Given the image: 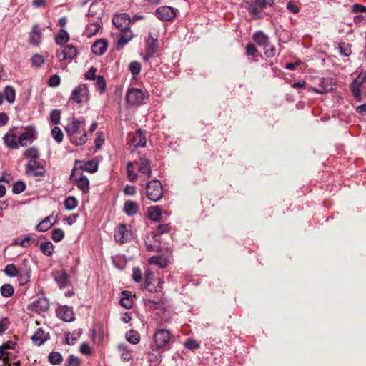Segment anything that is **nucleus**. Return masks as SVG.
I'll return each mask as SVG.
<instances>
[{
	"label": "nucleus",
	"mask_w": 366,
	"mask_h": 366,
	"mask_svg": "<svg viewBox=\"0 0 366 366\" xmlns=\"http://www.w3.org/2000/svg\"><path fill=\"white\" fill-rule=\"evenodd\" d=\"M85 123L84 119H72L65 127L67 135L69 137L72 143L76 145H82L86 142V132L84 131L82 135L79 137L76 136L80 133L81 126Z\"/></svg>",
	"instance_id": "1"
},
{
	"label": "nucleus",
	"mask_w": 366,
	"mask_h": 366,
	"mask_svg": "<svg viewBox=\"0 0 366 366\" xmlns=\"http://www.w3.org/2000/svg\"><path fill=\"white\" fill-rule=\"evenodd\" d=\"M146 192L149 199L154 202L159 201L163 195L161 182L158 180H152L147 182Z\"/></svg>",
	"instance_id": "2"
},
{
	"label": "nucleus",
	"mask_w": 366,
	"mask_h": 366,
	"mask_svg": "<svg viewBox=\"0 0 366 366\" xmlns=\"http://www.w3.org/2000/svg\"><path fill=\"white\" fill-rule=\"evenodd\" d=\"M147 92L137 88H129L127 93V101L133 106H139L144 102Z\"/></svg>",
	"instance_id": "3"
},
{
	"label": "nucleus",
	"mask_w": 366,
	"mask_h": 366,
	"mask_svg": "<svg viewBox=\"0 0 366 366\" xmlns=\"http://www.w3.org/2000/svg\"><path fill=\"white\" fill-rule=\"evenodd\" d=\"M178 10L169 6H162L157 8L155 11L156 16L161 21H169L173 20Z\"/></svg>",
	"instance_id": "4"
},
{
	"label": "nucleus",
	"mask_w": 366,
	"mask_h": 366,
	"mask_svg": "<svg viewBox=\"0 0 366 366\" xmlns=\"http://www.w3.org/2000/svg\"><path fill=\"white\" fill-rule=\"evenodd\" d=\"M171 339V334L166 329L158 330L154 335V342L157 348H164L167 347Z\"/></svg>",
	"instance_id": "5"
},
{
	"label": "nucleus",
	"mask_w": 366,
	"mask_h": 366,
	"mask_svg": "<svg viewBox=\"0 0 366 366\" xmlns=\"http://www.w3.org/2000/svg\"><path fill=\"white\" fill-rule=\"evenodd\" d=\"M366 82V72H361L350 85V89L357 101L362 100V84Z\"/></svg>",
	"instance_id": "6"
},
{
	"label": "nucleus",
	"mask_w": 366,
	"mask_h": 366,
	"mask_svg": "<svg viewBox=\"0 0 366 366\" xmlns=\"http://www.w3.org/2000/svg\"><path fill=\"white\" fill-rule=\"evenodd\" d=\"M132 238V232L124 224H119L114 231V239L116 242L124 244Z\"/></svg>",
	"instance_id": "7"
},
{
	"label": "nucleus",
	"mask_w": 366,
	"mask_h": 366,
	"mask_svg": "<svg viewBox=\"0 0 366 366\" xmlns=\"http://www.w3.org/2000/svg\"><path fill=\"white\" fill-rule=\"evenodd\" d=\"M26 172L28 175L38 177L44 176L46 169L38 161H31L26 164Z\"/></svg>",
	"instance_id": "8"
},
{
	"label": "nucleus",
	"mask_w": 366,
	"mask_h": 366,
	"mask_svg": "<svg viewBox=\"0 0 366 366\" xmlns=\"http://www.w3.org/2000/svg\"><path fill=\"white\" fill-rule=\"evenodd\" d=\"M89 90L86 84H80L75 88L71 94L70 99L76 103H81L87 99Z\"/></svg>",
	"instance_id": "9"
},
{
	"label": "nucleus",
	"mask_w": 366,
	"mask_h": 366,
	"mask_svg": "<svg viewBox=\"0 0 366 366\" xmlns=\"http://www.w3.org/2000/svg\"><path fill=\"white\" fill-rule=\"evenodd\" d=\"M77 55V49L73 45H66L62 50L56 51V57L59 61L66 59L72 60Z\"/></svg>",
	"instance_id": "10"
},
{
	"label": "nucleus",
	"mask_w": 366,
	"mask_h": 366,
	"mask_svg": "<svg viewBox=\"0 0 366 366\" xmlns=\"http://www.w3.org/2000/svg\"><path fill=\"white\" fill-rule=\"evenodd\" d=\"M36 138L35 129L32 127H29L18 137V141L21 147H26L28 144L31 143Z\"/></svg>",
	"instance_id": "11"
},
{
	"label": "nucleus",
	"mask_w": 366,
	"mask_h": 366,
	"mask_svg": "<svg viewBox=\"0 0 366 366\" xmlns=\"http://www.w3.org/2000/svg\"><path fill=\"white\" fill-rule=\"evenodd\" d=\"M112 22L114 25L120 31L129 27L130 24V18L129 15L125 13L115 14L113 16Z\"/></svg>",
	"instance_id": "12"
},
{
	"label": "nucleus",
	"mask_w": 366,
	"mask_h": 366,
	"mask_svg": "<svg viewBox=\"0 0 366 366\" xmlns=\"http://www.w3.org/2000/svg\"><path fill=\"white\" fill-rule=\"evenodd\" d=\"M320 89L311 87L310 91L317 94H325L332 92L334 89V85L331 79L323 78L320 82Z\"/></svg>",
	"instance_id": "13"
},
{
	"label": "nucleus",
	"mask_w": 366,
	"mask_h": 366,
	"mask_svg": "<svg viewBox=\"0 0 366 366\" xmlns=\"http://www.w3.org/2000/svg\"><path fill=\"white\" fill-rule=\"evenodd\" d=\"M117 350L122 361L128 362L132 360L134 356L133 350L129 345L124 343L119 344Z\"/></svg>",
	"instance_id": "14"
},
{
	"label": "nucleus",
	"mask_w": 366,
	"mask_h": 366,
	"mask_svg": "<svg viewBox=\"0 0 366 366\" xmlns=\"http://www.w3.org/2000/svg\"><path fill=\"white\" fill-rule=\"evenodd\" d=\"M31 310L41 314L46 312L49 308V303L46 298L39 297L37 300L34 301L31 304Z\"/></svg>",
	"instance_id": "15"
},
{
	"label": "nucleus",
	"mask_w": 366,
	"mask_h": 366,
	"mask_svg": "<svg viewBox=\"0 0 366 366\" xmlns=\"http://www.w3.org/2000/svg\"><path fill=\"white\" fill-rule=\"evenodd\" d=\"M133 37L132 31L128 28L120 30L117 39V49H119L126 45Z\"/></svg>",
	"instance_id": "16"
},
{
	"label": "nucleus",
	"mask_w": 366,
	"mask_h": 366,
	"mask_svg": "<svg viewBox=\"0 0 366 366\" xmlns=\"http://www.w3.org/2000/svg\"><path fill=\"white\" fill-rule=\"evenodd\" d=\"M71 179L76 181L78 188L81 189L83 193L88 192L89 189V181L86 176L81 174L79 178H76L75 172L73 170L71 174Z\"/></svg>",
	"instance_id": "17"
},
{
	"label": "nucleus",
	"mask_w": 366,
	"mask_h": 366,
	"mask_svg": "<svg viewBox=\"0 0 366 366\" xmlns=\"http://www.w3.org/2000/svg\"><path fill=\"white\" fill-rule=\"evenodd\" d=\"M138 171L141 174L144 175L147 179L151 177V175H152L151 161L146 158H143V157L140 158Z\"/></svg>",
	"instance_id": "18"
},
{
	"label": "nucleus",
	"mask_w": 366,
	"mask_h": 366,
	"mask_svg": "<svg viewBox=\"0 0 366 366\" xmlns=\"http://www.w3.org/2000/svg\"><path fill=\"white\" fill-rule=\"evenodd\" d=\"M53 275L60 288H64L69 285V277L64 270L56 271Z\"/></svg>",
	"instance_id": "19"
},
{
	"label": "nucleus",
	"mask_w": 366,
	"mask_h": 366,
	"mask_svg": "<svg viewBox=\"0 0 366 366\" xmlns=\"http://www.w3.org/2000/svg\"><path fill=\"white\" fill-rule=\"evenodd\" d=\"M57 315L65 322H71L74 320V314L72 309L68 306H63L57 310Z\"/></svg>",
	"instance_id": "20"
},
{
	"label": "nucleus",
	"mask_w": 366,
	"mask_h": 366,
	"mask_svg": "<svg viewBox=\"0 0 366 366\" xmlns=\"http://www.w3.org/2000/svg\"><path fill=\"white\" fill-rule=\"evenodd\" d=\"M4 142L6 146L10 149H18L19 145L18 137L11 132L6 133L4 137Z\"/></svg>",
	"instance_id": "21"
},
{
	"label": "nucleus",
	"mask_w": 366,
	"mask_h": 366,
	"mask_svg": "<svg viewBox=\"0 0 366 366\" xmlns=\"http://www.w3.org/2000/svg\"><path fill=\"white\" fill-rule=\"evenodd\" d=\"M41 41V31L37 24L32 27L31 32L30 33L29 43L31 45L37 46Z\"/></svg>",
	"instance_id": "22"
},
{
	"label": "nucleus",
	"mask_w": 366,
	"mask_h": 366,
	"mask_svg": "<svg viewBox=\"0 0 366 366\" xmlns=\"http://www.w3.org/2000/svg\"><path fill=\"white\" fill-rule=\"evenodd\" d=\"M49 338V333L45 332L41 328L36 330L35 333L31 337L33 343L40 346L44 343V342Z\"/></svg>",
	"instance_id": "23"
},
{
	"label": "nucleus",
	"mask_w": 366,
	"mask_h": 366,
	"mask_svg": "<svg viewBox=\"0 0 366 366\" xmlns=\"http://www.w3.org/2000/svg\"><path fill=\"white\" fill-rule=\"evenodd\" d=\"M107 49V41L105 39H99L95 41L92 46L93 54L100 56L102 55Z\"/></svg>",
	"instance_id": "24"
},
{
	"label": "nucleus",
	"mask_w": 366,
	"mask_h": 366,
	"mask_svg": "<svg viewBox=\"0 0 366 366\" xmlns=\"http://www.w3.org/2000/svg\"><path fill=\"white\" fill-rule=\"evenodd\" d=\"M139 204L136 202L128 200L124 202V212L128 216H132L137 214V212L139 211Z\"/></svg>",
	"instance_id": "25"
},
{
	"label": "nucleus",
	"mask_w": 366,
	"mask_h": 366,
	"mask_svg": "<svg viewBox=\"0 0 366 366\" xmlns=\"http://www.w3.org/2000/svg\"><path fill=\"white\" fill-rule=\"evenodd\" d=\"M157 38L153 37L151 34H149L148 38V48L144 59L150 58L157 51Z\"/></svg>",
	"instance_id": "26"
},
{
	"label": "nucleus",
	"mask_w": 366,
	"mask_h": 366,
	"mask_svg": "<svg viewBox=\"0 0 366 366\" xmlns=\"http://www.w3.org/2000/svg\"><path fill=\"white\" fill-rule=\"evenodd\" d=\"M253 40L263 47L269 46L268 36L262 31H257L253 35Z\"/></svg>",
	"instance_id": "27"
},
{
	"label": "nucleus",
	"mask_w": 366,
	"mask_h": 366,
	"mask_svg": "<svg viewBox=\"0 0 366 366\" xmlns=\"http://www.w3.org/2000/svg\"><path fill=\"white\" fill-rule=\"evenodd\" d=\"M4 99L9 104H13L16 99V91L11 86H6L3 91Z\"/></svg>",
	"instance_id": "28"
},
{
	"label": "nucleus",
	"mask_w": 366,
	"mask_h": 366,
	"mask_svg": "<svg viewBox=\"0 0 366 366\" xmlns=\"http://www.w3.org/2000/svg\"><path fill=\"white\" fill-rule=\"evenodd\" d=\"M162 212L159 206H152L148 209V217L153 222H158L161 219Z\"/></svg>",
	"instance_id": "29"
},
{
	"label": "nucleus",
	"mask_w": 366,
	"mask_h": 366,
	"mask_svg": "<svg viewBox=\"0 0 366 366\" xmlns=\"http://www.w3.org/2000/svg\"><path fill=\"white\" fill-rule=\"evenodd\" d=\"M54 219L52 215L46 217L39 224L36 225V229L39 232H46L54 224L51 220Z\"/></svg>",
	"instance_id": "30"
},
{
	"label": "nucleus",
	"mask_w": 366,
	"mask_h": 366,
	"mask_svg": "<svg viewBox=\"0 0 366 366\" xmlns=\"http://www.w3.org/2000/svg\"><path fill=\"white\" fill-rule=\"evenodd\" d=\"M149 263L150 264L157 265L160 268H164L167 267L168 261L166 258L161 256H153L149 259Z\"/></svg>",
	"instance_id": "31"
},
{
	"label": "nucleus",
	"mask_w": 366,
	"mask_h": 366,
	"mask_svg": "<svg viewBox=\"0 0 366 366\" xmlns=\"http://www.w3.org/2000/svg\"><path fill=\"white\" fill-rule=\"evenodd\" d=\"M40 251L46 256H51L54 253V246L50 241L42 242L39 245Z\"/></svg>",
	"instance_id": "32"
},
{
	"label": "nucleus",
	"mask_w": 366,
	"mask_h": 366,
	"mask_svg": "<svg viewBox=\"0 0 366 366\" xmlns=\"http://www.w3.org/2000/svg\"><path fill=\"white\" fill-rule=\"evenodd\" d=\"M24 157L29 159V162H31V161H37V159L39 157V153L36 148L35 147H30L25 150Z\"/></svg>",
	"instance_id": "33"
},
{
	"label": "nucleus",
	"mask_w": 366,
	"mask_h": 366,
	"mask_svg": "<svg viewBox=\"0 0 366 366\" xmlns=\"http://www.w3.org/2000/svg\"><path fill=\"white\" fill-rule=\"evenodd\" d=\"M132 143L136 147H143L146 145V138L142 132L139 130L132 137Z\"/></svg>",
	"instance_id": "34"
},
{
	"label": "nucleus",
	"mask_w": 366,
	"mask_h": 366,
	"mask_svg": "<svg viewBox=\"0 0 366 366\" xmlns=\"http://www.w3.org/2000/svg\"><path fill=\"white\" fill-rule=\"evenodd\" d=\"M120 304L124 308L129 309L132 307V300L131 298V293L128 291L122 292V297L120 300Z\"/></svg>",
	"instance_id": "35"
},
{
	"label": "nucleus",
	"mask_w": 366,
	"mask_h": 366,
	"mask_svg": "<svg viewBox=\"0 0 366 366\" xmlns=\"http://www.w3.org/2000/svg\"><path fill=\"white\" fill-rule=\"evenodd\" d=\"M69 40V35L64 29H61L55 38V41L58 45H63Z\"/></svg>",
	"instance_id": "36"
},
{
	"label": "nucleus",
	"mask_w": 366,
	"mask_h": 366,
	"mask_svg": "<svg viewBox=\"0 0 366 366\" xmlns=\"http://www.w3.org/2000/svg\"><path fill=\"white\" fill-rule=\"evenodd\" d=\"M125 337L129 342L133 345L139 343L140 340L139 333L134 330H130L129 331H128L125 335Z\"/></svg>",
	"instance_id": "37"
},
{
	"label": "nucleus",
	"mask_w": 366,
	"mask_h": 366,
	"mask_svg": "<svg viewBox=\"0 0 366 366\" xmlns=\"http://www.w3.org/2000/svg\"><path fill=\"white\" fill-rule=\"evenodd\" d=\"M127 178L130 182H135L137 179L138 175L134 172V162H128L127 163Z\"/></svg>",
	"instance_id": "38"
},
{
	"label": "nucleus",
	"mask_w": 366,
	"mask_h": 366,
	"mask_svg": "<svg viewBox=\"0 0 366 366\" xmlns=\"http://www.w3.org/2000/svg\"><path fill=\"white\" fill-rule=\"evenodd\" d=\"M1 295L4 297H10L14 293V289L10 284H4L0 288Z\"/></svg>",
	"instance_id": "39"
},
{
	"label": "nucleus",
	"mask_w": 366,
	"mask_h": 366,
	"mask_svg": "<svg viewBox=\"0 0 366 366\" xmlns=\"http://www.w3.org/2000/svg\"><path fill=\"white\" fill-rule=\"evenodd\" d=\"M4 272L6 275L14 277L19 275L20 271L16 268L14 264H9L5 267Z\"/></svg>",
	"instance_id": "40"
},
{
	"label": "nucleus",
	"mask_w": 366,
	"mask_h": 366,
	"mask_svg": "<svg viewBox=\"0 0 366 366\" xmlns=\"http://www.w3.org/2000/svg\"><path fill=\"white\" fill-rule=\"evenodd\" d=\"M62 360V355L59 352H51L49 355V361L52 365H59Z\"/></svg>",
	"instance_id": "41"
},
{
	"label": "nucleus",
	"mask_w": 366,
	"mask_h": 366,
	"mask_svg": "<svg viewBox=\"0 0 366 366\" xmlns=\"http://www.w3.org/2000/svg\"><path fill=\"white\" fill-rule=\"evenodd\" d=\"M129 69L133 76H137L142 69L141 64L137 61H132L129 64Z\"/></svg>",
	"instance_id": "42"
},
{
	"label": "nucleus",
	"mask_w": 366,
	"mask_h": 366,
	"mask_svg": "<svg viewBox=\"0 0 366 366\" xmlns=\"http://www.w3.org/2000/svg\"><path fill=\"white\" fill-rule=\"evenodd\" d=\"M77 200L74 197L69 196L64 201V206L67 210H73L77 206Z\"/></svg>",
	"instance_id": "43"
},
{
	"label": "nucleus",
	"mask_w": 366,
	"mask_h": 366,
	"mask_svg": "<svg viewBox=\"0 0 366 366\" xmlns=\"http://www.w3.org/2000/svg\"><path fill=\"white\" fill-rule=\"evenodd\" d=\"M95 81V86L100 93H104L106 89V81L102 76H97Z\"/></svg>",
	"instance_id": "44"
},
{
	"label": "nucleus",
	"mask_w": 366,
	"mask_h": 366,
	"mask_svg": "<svg viewBox=\"0 0 366 366\" xmlns=\"http://www.w3.org/2000/svg\"><path fill=\"white\" fill-rule=\"evenodd\" d=\"M26 189V184L22 181H16L14 183L12 192L14 194H21Z\"/></svg>",
	"instance_id": "45"
},
{
	"label": "nucleus",
	"mask_w": 366,
	"mask_h": 366,
	"mask_svg": "<svg viewBox=\"0 0 366 366\" xmlns=\"http://www.w3.org/2000/svg\"><path fill=\"white\" fill-rule=\"evenodd\" d=\"M99 29H100V26L98 23L95 22V23L89 24L87 26L86 30L87 36H91L92 35L96 34L98 32V31L99 30Z\"/></svg>",
	"instance_id": "46"
},
{
	"label": "nucleus",
	"mask_w": 366,
	"mask_h": 366,
	"mask_svg": "<svg viewBox=\"0 0 366 366\" xmlns=\"http://www.w3.org/2000/svg\"><path fill=\"white\" fill-rule=\"evenodd\" d=\"M18 282L20 285H24L28 283L30 280V272H21V271L19 273Z\"/></svg>",
	"instance_id": "47"
},
{
	"label": "nucleus",
	"mask_w": 366,
	"mask_h": 366,
	"mask_svg": "<svg viewBox=\"0 0 366 366\" xmlns=\"http://www.w3.org/2000/svg\"><path fill=\"white\" fill-rule=\"evenodd\" d=\"M31 65L35 67H40L44 63V57L40 54H34L31 58Z\"/></svg>",
	"instance_id": "48"
},
{
	"label": "nucleus",
	"mask_w": 366,
	"mask_h": 366,
	"mask_svg": "<svg viewBox=\"0 0 366 366\" xmlns=\"http://www.w3.org/2000/svg\"><path fill=\"white\" fill-rule=\"evenodd\" d=\"M52 137L57 142H61L64 138V134L61 129L57 127H55L51 130Z\"/></svg>",
	"instance_id": "49"
},
{
	"label": "nucleus",
	"mask_w": 366,
	"mask_h": 366,
	"mask_svg": "<svg viewBox=\"0 0 366 366\" xmlns=\"http://www.w3.org/2000/svg\"><path fill=\"white\" fill-rule=\"evenodd\" d=\"M64 237V232L61 229H54L52 232V239L56 242H60Z\"/></svg>",
	"instance_id": "50"
},
{
	"label": "nucleus",
	"mask_w": 366,
	"mask_h": 366,
	"mask_svg": "<svg viewBox=\"0 0 366 366\" xmlns=\"http://www.w3.org/2000/svg\"><path fill=\"white\" fill-rule=\"evenodd\" d=\"M61 112L58 109H54L50 113V121L54 124H57L60 122Z\"/></svg>",
	"instance_id": "51"
},
{
	"label": "nucleus",
	"mask_w": 366,
	"mask_h": 366,
	"mask_svg": "<svg viewBox=\"0 0 366 366\" xmlns=\"http://www.w3.org/2000/svg\"><path fill=\"white\" fill-rule=\"evenodd\" d=\"M3 360L5 366H10L9 363V353L4 351V347L0 346V360Z\"/></svg>",
	"instance_id": "52"
},
{
	"label": "nucleus",
	"mask_w": 366,
	"mask_h": 366,
	"mask_svg": "<svg viewBox=\"0 0 366 366\" xmlns=\"http://www.w3.org/2000/svg\"><path fill=\"white\" fill-rule=\"evenodd\" d=\"M79 359L74 355H69L66 360V366H79Z\"/></svg>",
	"instance_id": "53"
},
{
	"label": "nucleus",
	"mask_w": 366,
	"mask_h": 366,
	"mask_svg": "<svg viewBox=\"0 0 366 366\" xmlns=\"http://www.w3.org/2000/svg\"><path fill=\"white\" fill-rule=\"evenodd\" d=\"M246 55L253 57L257 56L258 51L255 46L252 44H248L246 47Z\"/></svg>",
	"instance_id": "54"
},
{
	"label": "nucleus",
	"mask_w": 366,
	"mask_h": 366,
	"mask_svg": "<svg viewBox=\"0 0 366 366\" xmlns=\"http://www.w3.org/2000/svg\"><path fill=\"white\" fill-rule=\"evenodd\" d=\"M154 274L149 270H147L145 272V287L148 288L149 291H152V289L149 288V286L152 285V282L153 280Z\"/></svg>",
	"instance_id": "55"
},
{
	"label": "nucleus",
	"mask_w": 366,
	"mask_h": 366,
	"mask_svg": "<svg viewBox=\"0 0 366 366\" xmlns=\"http://www.w3.org/2000/svg\"><path fill=\"white\" fill-rule=\"evenodd\" d=\"M340 53L344 56H349L351 54L348 45L345 43H340L338 46Z\"/></svg>",
	"instance_id": "56"
},
{
	"label": "nucleus",
	"mask_w": 366,
	"mask_h": 366,
	"mask_svg": "<svg viewBox=\"0 0 366 366\" xmlns=\"http://www.w3.org/2000/svg\"><path fill=\"white\" fill-rule=\"evenodd\" d=\"M31 239L29 236H26L24 237V238L23 239H21V241H15L14 242V245H19L22 247H29L30 245V242H31Z\"/></svg>",
	"instance_id": "57"
},
{
	"label": "nucleus",
	"mask_w": 366,
	"mask_h": 366,
	"mask_svg": "<svg viewBox=\"0 0 366 366\" xmlns=\"http://www.w3.org/2000/svg\"><path fill=\"white\" fill-rule=\"evenodd\" d=\"M132 280L136 282H140L142 281V274L139 268L135 267L133 269Z\"/></svg>",
	"instance_id": "58"
},
{
	"label": "nucleus",
	"mask_w": 366,
	"mask_h": 366,
	"mask_svg": "<svg viewBox=\"0 0 366 366\" xmlns=\"http://www.w3.org/2000/svg\"><path fill=\"white\" fill-rule=\"evenodd\" d=\"M169 227L167 224H160L157 227L156 234H153L152 237L156 238L159 234L169 232Z\"/></svg>",
	"instance_id": "59"
},
{
	"label": "nucleus",
	"mask_w": 366,
	"mask_h": 366,
	"mask_svg": "<svg viewBox=\"0 0 366 366\" xmlns=\"http://www.w3.org/2000/svg\"><path fill=\"white\" fill-rule=\"evenodd\" d=\"M85 170L89 172L93 173L97 171L98 165L96 162H88L84 166Z\"/></svg>",
	"instance_id": "60"
},
{
	"label": "nucleus",
	"mask_w": 366,
	"mask_h": 366,
	"mask_svg": "<svg viewBox=\"0 0 366 366\" xmlns=\"http://www.w3.org/2000/svg\"><path fill=\"white\" fill-rule=\"evenodd\" d=\"M185 347L189 350H195L199 347L197 342L193 339L187 340L184 343Z\"/></svg>",
	"instance_id": "61"
},
{
	"label": "nucleus",
	"mask_w": 366,
	"mask_h": 366,
	"mask_svg": "<svg viewBox=\"0 0 366 366\" xmlns=\"http://www.w3.org/2000/svg\"><path fill=\"white\" fill-rule=\"evenodd\" d=\"M61 81L59 76L57 74L52 75L49 81V84L50 86L56 87L59 85Z\"/></svg>",
	"instance_id": "62"
},
{
	"label": "nucleus",
	"mask_w": 366,
	"mask_h": 366,
	"mask_svg": "<svg viewBox=\"0 0 366 366\" xmlns=\"http://www.w3.org/2000/svg\"><path fill=\"white\" fill-rule=\"evenodd\" d=\"M97 71V69L94 67L90 68L89 71L86 73H85V78L89 80H95L97 77V76H96Z\"/></svg>",
	"instance_id": "63"
},
{
	"label": "nucleus",
	"mask_w": 366,
	"mask_h": 366,
	"mask_svg": "<svg viewBox=\"0 0 366 366\" xmlns=\"http://www.w3.org/2000/svg\"><path fill=\"white\" fill-rule=\"evenodd\" d=\"M137 188L134 185H126L124 189V192L127 195H134L136 194Z\"/></svg>",
	"instance_id": "64"
}]
</instances>
